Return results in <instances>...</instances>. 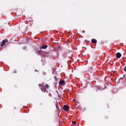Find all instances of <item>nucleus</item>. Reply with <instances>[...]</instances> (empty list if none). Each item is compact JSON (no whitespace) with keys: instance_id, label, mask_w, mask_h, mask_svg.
I'll use <instances>...</instances> for the list:
<instances>
[{"instance_id":"obj_1","label":"nucleus","mask_w":126,"mask_h":126,"mask_svg":"<svg viewBox=\"0 0 126 126\" xmlns=\"http://www.w3.org/2000/svg\"><path fill=\"white\" fill-rule=\"evenodd\" d=\"M8 42V40L7 39H5L2 40L1 44L0 45L1 47H3L4 45H5V43H7Z\"/></svg>"},{"instance_id":"obj_4","label":"nucleus","mask_w":126,"mask_h":126,"mask_svg":"<svg viewBox=\"0 0 126 126\" xmlns=\"http://www.w3.org/2000/svg\"><path fill=\"white\" fill-rule=\"evenodd\" d=\"M121 57H122V54L119 52L116 53V57L117 59H120Z\"/></svg>"},{"instance_id":"obj_8","label":"nucleus","mask_w":126,"mask_h":126,"mask_svg":"<svg viewBox=\"0 0 126 126\" xmlns=\"http://www.w3.org/2000/svg\"><path fill=\"white\" fill-rule=\"evenodd\" d=\"M49 87H50V86H49V85L45 84V89H49Z\"/></svg>"},{"instance_id":"obj_15","label":"nucleus","mask_w":126,"mask_h":126,"mask_svg":"<svg viewBox=\"0 0 126 126\" xmlns=\"http://www.w3.org/2000/svg\"><path fill=\"white\" fill-rule=\"evenodd\" d=\"M58 117L60 116L59 113H58Z\"/></svg>"},{"instance_id":"obj_7","label":"nucleus","mask_w":126,"mask_h":126,"mask_svg":"<svg viewBox=\"0 0 126 126\" xmlns=\"http://www.w3.org/2000/svg\"><path fill=\"white\" fill-rule=\"evenodd\" d=\"M47 47H48V45H42L41 46V49H47Z\"/></svg>"},{"instance_id":"obj_6","label":"nucleus","mask_w":126,"mask_h":126,"mask_svg":"<svg viewBox=\"0 0 126 126\" xmlns=\"http://www.w3.org/2000/svg\"><path fill=\"white\" fill-rule=\"evenodd\" d=\"M56 107L57 110H59L60 112V107L59 106V104H58V103L56 104Z\"/></svg>"},{"instance_id":"obj_11","label":"nucleus","mask_w":126,"mask_h":126,"mask_svg":"<svg viewBox=\"0 0 126 126\" xmlns=\"http://www.w3.org/2000/svg\"><path fill=\"white\" fill-rule=\"evenodd\" d=\"M124 71L126 72V66L125 67H124Z\"/></svg>"},{"instance_id":"obj_12","label":"nucleus","mask_w":126,"mask_h":126,"mask_svg":"<svg viewBox=\"0 0 126 126\" xmlns=\"http://www.w3.org/2000/svg\"><path fill=\"white\" fill-rule=\"evenodd\" d=\"M82 33H85V31H82Z\"/></svg>"},{"instance_id":"obj_14","label":"nucleus","mask_w":126,"mask_h":126,"mask_svg":"<svg viewBox=\"0 0 126 126\" xmlns=\"http://www.w3.org/2000/svg\"><path fill=\"white\" fill-rule=\"evenodd\" d=\"M38 86H41V84H39L38 85Z\"/></svg>"},{"instance_id":"obj_3","label":"nucleus","mask_w":126,"mask_h":126,"mask_svg":"<svg viewBox=\"0 0 126 126\" xmlns=\"http://www.w3.org/2000/svg\"><path fill=\"white\" fill-rule=\"evenodd\" d=\"M65 84V81L63 80H61L59 81V85H64Z\"/></svg>"},{"instance_id":"obj_9","label":"nucleus","mask_w":126,"mask_h":126,"mask_svg":"<svg viewBox=\"0 0 126 126\" xmlns=\"http://www.w3.org/2000/svg\"><path fill=\"white\" fill-rule=\"evenodd\" d=\"M72 123L73 124V125H76V122H75V121H72Z\"/></svg>"},{"instance_id":"obj_10","label":"nucleus","mask_w":126,"mask_h":126,"mask_svg":"<svg viewBox=\"0 0 126 126\" xmlns=\"http://www.w3.org/2000/svg\"><path fill=\"white\" fill-rule=\"evenodd\" d=\"M39 88H40V89H41V90L42 91V92H46V91H44V90H42L41 87H40Z\"/></svg>"},{"instance_id":"obj_2","label":"nucleus","mask_w":126,"mask_h":126,"mask_svg":"<svg viewBox=\"0 0 126 126\" xmlns=\"http://www.w3.org/2000/svg\"><path fill=\"white\" fill-rule=\"evenodd\" d=\"M63 109L64 111L67 112V111H69V106L67 105H64Z\"/></svg>"},{"instance_id":"obj_5","label":"nucleus","mask_w":126,"mask_h":126,"mask_svg":"<svg viewBox=\"0 0 126 126\" xmlns=\"http://www.w3.org/2000/svg\"><path fill=\"white\" fill-rule=\"evenodd\" d=\"M92 43L94 44H96L97 43V40L95 39H92L91 40Z\"/></svg>"},{"instance_id":"obj_13","label":"nucleus","mask_w":126,"mask_h":126,"mask_svg":"<svg viewBox=\"0 0 126 126\" xmlns=\"http://www.w3.org/2000/svg\"><path fill=\"white\" fill-rule=\"evenodd\" d=\"M85 42H88V41L86 39V40H85Z\"/></svg>"}]
</instances>
